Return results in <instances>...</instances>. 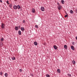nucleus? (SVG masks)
Returning a JSON list of instances; mask_svg holds the SVG:
<instances>
[{"label": "nucleus", "mask_w": 77, "mask_h": 77, "mask_svg": "<svg viewBox=\"0 0 77 77\" xmlns=\"http://www.w3.org/2000/svg\"><path fill=\"white\" fill-rule=\"evenodd\" d=\"M64 48H65V49L67 48V46H66V45H64Z\"/></svg>", "instance_id": "aec40b11"}, {"label": "nucleus", "mask_w": 77, "mask_h": 77, "mask_svg": "<svg viewBox=\"0 0 77 77\" xmlns=\"http://www.w3.org/2000/svg\"><path fill=\"white\" fill-rule=\"evenodd\" d=\"M17 8L18 9H20V5H17Z\"/></svg>", "instance_id": "2eb2a0df"}, {"label": "nucleus", "mask_w": 77, "mask_h": 77, "mask_svg": "<svg viewBox=\"0 0 77 77\" xmlns=\"http://www.w3.org/2000/svg\"><path fill=\"white\" fill-rule=\"evenodd\" d=\"M13 8L14 9H17V6L16 5H14L13 6Z\"/></svg>", "instance_id": "20e7f679"}, {"label": "nucleus", "mask_w": 77, "mask_h": 77, "mask_svg": "<svg viewBox=\"0 0 77 77\" xmlns=\"http://www.w3.org/2000/svg\"><path fill=\"white\" fill-rule=\"evenodd\" d=\"M72 45H75V43H74V42H72Z\"/></svg>", "instance_id": "7c9ffc66"}, {"label": "nucleus", "mask_w": 77, "mask_h": 77, "mask_svg": "<svg viewBox=\"0 0 77 77\" xmlns=\"http://www.w3.org/2000/svg\"><path fill=\"white\" fill-rule=\"evenodd\" d=\"M72 63L73 64V65H74L75 64V61L74 60H73L72 62Z\"/></svg>", "instance_id": "0eeeda50"}, {"label": "nucleus", "mask_w": 77, "mask_h": 77, "mask_svg": "<svg viewBox=\"0 0 77 77\" xmlns=\"http://www.w3.org/2000/svg\"><path fill=\"white\" fill-rule=\"evenodd\" d=\"M35 27L37 29H38V27H38V25H35Z\"/></svg>", "instance_id": "412c9836"}, {"label": "nucleus", "mask_w": 77, "mask_h": 77, "mask_svg": "<svg viewBox=\"0 0 77 77\" xmlns=\"http://www.w3.org/2000/svg\"><path fill=\"white\" fill-rule=\"evenodd\" d=\"M57 5H59V2L57 3Z\"/></svg>", "instance_id": "f704fd0d"}, {"label": "nucleus", "mask_w": 77, "mask_h": 77, "mask_svg": "<svg viewBox=\"0 0 77 77\" xmlns=\"http://www.w3.org/2000/svg\"><path fill=\"white\" fill-rule=\"evenodd\" d=\"M70 14H72L73 13H74V11H73L72 10H70Z\"/></svg>", "instance_id": "9b49d317"}, {"label": "nucleus", "mask_w": 77, "mask_h": 77, "mask_svg": "<svg viewBox=\"0 0 77 77\" xmlns=\"http://www.w3.org/2000/svg\"><path fill=\"white\" fill-rule=\"evenodd\" d=\"M46 76L47 77H50V75L48 74H47Z\"/></svg>", "instance_id": "393cba45"}, {"label": "nucleus", "mask_w": 77, "mask_h": 77, "mask_svg": "<svg viewBox=\"0 0 77 77\" xmlns=\"http://www.w3.org/2000/svg\"><path fill=\"white\" fill-rule=\"evenodd\" d=\"M57 8L59 10H60V9H62V6L60 5H59L58 6Z\"/></svg>", "instance_id": "f03ea898"}, {"label": "nucleus", "mask_w": 77, "mask_h": 77, "mask_svg": "<svg viewBox=\"0 0 77 77\" xmlns=\"http://www.w3.org/2000/svg\"><path fill=\"white\" fill-rule=\"evenodd\" d=\"M34 44L35 45H38V43L36 42H34Z\"/></svg>", "instance_id": "1a4fd4ad"}, {"label": "nucleus", "mask_w": 77, "mask_h": 77, "mask_svg": "<svg viewBox=\"0 0 77 77\" xmlns=\"http://www.w3.org/2000/svg\"><path fill=\"white\" fill-rule=\"evenodd\" d=\"M40 10H41L42 11H44V10H45V9L44 7H42L41 8Z\"/></svg>", "instance_id": "7ed1b4c3"}, {"label": "nucleus", "mask_w": 77, "mask_h": 77, "mask_svg": "<svg viewBox=\"0 0 77 77\" xmlns=\"http://www.w3.org/2000/svg\"><path fill=\"white\" fill-rule=\"evenodd\" d=\"M66 15H67V14H67V13H66Z\"/></svg>", "instance_id": "4c0bfd02"}, {"label": "nucleus", "mask_w": 77, "mask_h": 77, "mask_svg": "<svg viewBox=\"0 0 77 77\" xmlns=\"http://www.w3.org/2000/svg\"><path fill=\"white\" fill-rule=\"evenodd\" d=\"M21 30L22 31H24V28L23 27H21Z\"/></svg>", "instance_id": "9d476101"}, {"label": "nucleus", "mask_w": 77, "mask_h": 77, "mask_svg": "<svg viewBox=\"0 0 77 77\" xmlns=\"http://www.w3.org/2000/svg\"><path fill=\"white\" fill-rule=\"evenodd\" d=\"M61 2L62 3V4H64V3H65V2H64V0L61 1Z\"/></svg>", "instance_id": "6ab92c4d"}, {"label": "nucleus", "mask_w": 77, "mask_h": 77, "mask_svg": "<svg viewBox=\"0 0 77 77\" xmlns=\"http://www.w3.org/2000/svg\"><path fill=\"white\" fill-rule=\"evenodd\" d=\"M2 46H3V43L0 42V47H2Z\"/></svg>", "instance_id": "ddd939ff"}, {"label": "nucleus", "mask_w": 77, "mask_h": 77, "mask_svg": "<svg viewBox=\"0 0 77 77\" xmlns=\"http://www.w3.org/2000/svg\"><path fill=\"white\" fill-rule=\"evenodd\" d=\"M6 3H7V4L9 5V1H7Z\"/></svg>", "instance_id": "bb28decb"}, {"label": "nucleus", "mask_w": 77, "mask_h": 77, "mask_svg": "<svg viewBox=\"0 0 77 77\" xmlns=\"http://www.w3.org/2000/svg\"><path fill=\"white\" fill-rule=\"evenodd\" d=\"M75 11H76V13H77V8L75 9Z\"/></svg>", "instance_id": "473e14b6"}, {"label": "nucleus", "mask_w": 77, "mask_h": 77, "mask_svg": "<svg viewBox=\"0 0 77 77\" xmlns=\"http://www.w3.org/2000/svg\"><path fill=\"white\" fill-rule=\"evenodd\" d=\"M67 75H68V76H69V77H71V74H68Z\"/></svg>", "instance_id": "5701e85b"}, {"label": "nucleus", "mask_w": 77, "mask_h": 77, "mask_svg": "<svg viewBox=\"0 0 77 77\" xmlns=\"http://www.w3.org/2000/svg\"><path fill=\"white\" fill-rule=\"evenodd\" d=\"M54 49H55V50H56V49H57V48L56 46L55 45L54 46Z\"/></svg>", "instance_id": "4468645a"}, {"label": "nucleus", "mask_w": 77, "mask_h": 77, "mask_svg": "<svg viewBox=\"0 0 77 77\" xmlns=\"http://www.w3.org/2000/svg\"><path fill=\"white\" fill-rule=\"evenodd\" d=\"M23 23H26V21L24 20H23Z\"/></svg>", "instance_id": "a878e982"}, {"label": "nucleus", "mask_w": 77, "mask_h": 77, "mask_svg": "<svg viewBox=\"0 0 77 77\" xmlns=\"http://www.w3.org/2000/svg\"><path fill=\"white\" fill-rule=\"evenodd\" d=\"M15 1H17V0H14Z\"/></svg>", "instance_id": "58836bf2"}, {"label": "nucleus", "mask_w": 77, "mask_h": 77, "mask_svg": "<svg viewBox=\"0 0 77 77\" xmlns=\"http://www.w3.org/2000/svg\"><path fill=\"white\" fill-rule=\"evenodd\" d=\"M2 72H0V75H2Z\"/></svg>", "instance_id": "2f4dec72"}, {"label": "nucleus", "mask_w": 77, "mask_h": 77, "mask_svg": "<svg viewBox=\"0 0 77 77\" xmlns=\"http://www.w3.org/2000/svg\"><path fill=\"white\" fill-rule=\"evenodd\" d=\"M66 17H68V15H65V18H66Z\"/></svg>", "instance_id": "c756f323"}, {"label": "nucleus", "mask_w": 77, "mask_h": 77, "mask_svg": "<svg viewBox=\"0 0 77 77\" xmlns=\"http://www.w3.org/2000/svg\"><path fill=\"white\" fill-rule=\"evenodd\" d=\"M19 71H20V72H22V71H23L22 70V69H19Z\"/></svg>", "instance_id": "c85d7f7f"}, {"label": "nucleus", "mask_w": 77, "mask_h": 77, "mask_svg": "<svg viewBox=\"0 0 77 77\" xmlns=\"http://www.w3.org/2000/svg\"><path fill=\"white\" fill-rule=\"evenodd\" d=\"M18 27H19V28L20 29V26H19Z\"/></svg>", "instance_id": "c9c22d12"}, {"label": "nucleus", "mask_w": 77, "mask_h": 77, "mask_svg": "<svg viewBox=\"0 0 77 77\" xmlns=\"http://www.w3.org/2000/svg\"><path fill=\"white\" fill-rule=\"evenodd\" d=\"M1 27L2 29H5V24L3 23H2L1 24Z\"/></svg>", "instance_id": "f257e3e1"}, {"label": "nucleus", "mask_w": 77, "mask_h": 77, "mask_svg": "<svg viewBox=\"0 0 77 77\" xmlns=\"http://www.w3.org/2000/svg\"><path fill=\"white\" fill-rule=\"evenodd\" d=\"M57 71L58 73H60V69H57Z\"/></svg>", "instance_id": "dca6fc26"}, {"label": "nucleus", "mask_w": 77, "mask_h": 77, "mask_svg": "<svg viewBox=\"0 0 77 77\" xmlns=\"http://www.w3.org/2000/svg\"><path fill=\"white\" fill-rule=\"evenodd\" d=\"M4 39L3 38H1V42L3 41Z\"/></svg>", "instance_id": "b1692460"}, {"label": "nucleus", "mask_w": 77, "mask_h": 77, "mask_svg": "<svg viewBox=\"0 0 77 77\" xmlns=\"http://www.w3.org/2000/svg\"><path fill=\"white\" fill-rule=\"evenodd\" d=\"M9 6L10 8H12V4H10Z\"/></svg>", "instance_id": "4be33fe9"}, {"label": "nucleus", "mask_w": 77, "mask_h": 77, "mask_svg": "<svg viewBox=\"0 0 77 77\" xmlns=\"http://www.w3.org/2000/svg\"><path fill=\"white\" fill-rule=\"evenodd\" d=\"M71 49L72 50H75V49H74V46H71Z\"/></svg>", "instance_id": "39448f33"}, {"label": "nucleus", "mask_w": 77, "mask_h": 77, "mask_svg": "<svg viewBox=\"0 0 77 77\" xmlns=\"http://www.w3.org/2000/svg\"><path fill=\"white\" fill-rule=\"evenodd\" d=\"M30 75H31V76H32V77H33V74H31Z\"/></svg>", "instance_id": "cd10ccee"}, {"label": "nucleus", "mask_w": 77, "mask_h": 77, "mask_svg": "<svg viewBox=\"0 0 77 77\" xmlns=\"http://www.w3.org/2000/svg\"><path fill=\"white\" fill-rule=\"evenodd\" d=\"M11 58L12 60H15V57H12Z\"/></svg>", "instance_id": "a211bd4d"}, {"label": "nucleus", "mask_w": 77, "mask_h": 77, "mask_svg": "<svg viewBox=\"0 0 77 77\" xmlns=\"http://www.w3.org/2000/svg\"><path fill=\"white\" fill-rule=\"evenodd\" d=\"M0 2H1V3H2V0H0Z\"/></svg>", "instance_id": "72a5a7b5"}, {"label": "nucleus", "mask_w": 77, "mask_h": 77, "mask_svg": "<svg viewBox=\"0 0 77 77\" xmlns=\"http://www.w3.org/2000/svg\"><path fill=\"white\" fill-rule=\"evenodd\" d=\"M35 9L34 8H32V13H35Z\"/></svg>", "instance_id": "6e6552de"}, {"label": "nucleus", "mask_w": 77, "mask_h": 77, "mask_svg": "<svg viewBox=\"0 0 77 77\" xmlns=\"http://www.w3.org/2000/svg\"><path fill=\"white\" fill-rule=\"evenodd\" d=\"M18 34L19 35H21V32L20 31H18Z\"/></svg>", "instance_id": "423d86ee"}, {"label": "nucleus", "mask_w": 77, "mask_h": 77, "mask_svg": "<svg viewBox=\"0 0 77 77\" xmlns=\"http://www.w3.org/2000/svg\"><path fill=\"white\" fill-rule=\"evenodd\" d=\"M76 39L77 40V36L76 37Z\"/></svg>", "instance_id": "e433bc0d"}, {"label": "nucleus", "mask_w": 77, "mask_h": 77, "mask_svg": "<svg viewBox=\"0 0 77 77\" xmlns=\"http://www.w3.org/2000/svg\"><path fill=\"white\" fill-rule=\"evenodd\" d=\"M5 77H7L8 76V74L7 73H5Z\"/></svg>", "instance_id": "f3484780"}, {"label": "nucleus", "mask_w": 77, "mask_h": 77, "mask_svg": "<svg viewBox=\"0 0 77 77\" xmlns=\"http://www.w3.org/2000/svg\"><path fill=\"white\" fill-rule=\"evenodd\" d=\"M15 29L16 30H19V29L18 27V26H16L15 27Z\"/></svg>", "instance_id": "f8f14e48"}]
</instances>
